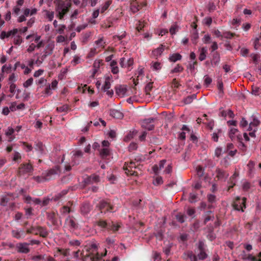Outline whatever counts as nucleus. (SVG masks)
I'll list each match as a JSON object with an SVG mask.
<instances>
[{
    "label": "nucleus",
    "instance_id": "nucleus-1",
    "mask_svg": "<svg viewBox=\"0 0 261 261\" xmlns=\"http://www.w3.org/2000/svg\"><path fill=\"white\" fill-rule=\"evenodd\" d=\"M34 167L32 164L23 163L20 165L17 170V175L19 176H30L33 174Z\"/></svg>",
    "mask_w": 261,
    "mask_h": 261
},
{
    "label": "nucleus",
    "instance_id": "nucleus-2",
    "mask_svg": "<svg viewBox=\"0 0 261 261\" xmlns=\"http://www.w3.org/2000/svg\"><path fill=\"white\" fill-rule=\"evenodd\" d=\"M138 166V163L130 161L129 163H125L123 169L127 175L138 176V171L140 170Z\"/></svg>",
    "mask_w": 261,
    "mask_h": 261
},
{
    "label": "nucleus",
    "instance_id": "nucleus-3",
    "mask_svg": "<svg viewBox=\"0 0 261 261\" xmlns=\"http://www.w3.org/2000/svg\"><path fill=\"white\" fill-rule=\"evenodd\" d=\"M71 6V3H66L65 4L63 2H59L56 7V11L57 13V17L60 19H62L64 15L69 11Z\"/></svg>",
    "mask_w": 261,
    "mask_h": 261
},
{
    "label": "nucleus",
    "instance_id": "nucleus-4",
    "mask_svg": "<svg viewBox=\"0 0 261 261\" xmlns=\"http://www.w3.org/2000/svg\"><path fill=\"white\" fill-rule=\"evenodd\" d=\"M97 206L101 213L112 212L114 208L113 206L110 203V201L107 200H101Z\"/></svg>",
    "mask_w": 261,
    "mask_h": 261
},
{
    "label": "nucleus",
    "instance_id": "nucleus-5",
    "mask_svg": "<svg viewBox=\"0 0 261 261\" xmlns=\"http://www.w3.org/2000/svg\"><path fill=\"white\" fill-rule=\"evenodd\" d=\"M54 48L55 43L53 41L48 42L45 45L42 54H39V56L44 61L48 56L53 54Z\"/></svg>",
    "mask_w": 261,
    "mask_h": 261
},
{
    "label": "nucleus",
    "instance_id": "nucleus-6",
    "mask_svg": "<svg viewBox=\"0 0 261 261\" xmlns=\"http://www.w3.org/2000/svg\"><path fill=\"white\" fill-rule=\"evenodd\" d=\"M246 198L245 197L240 198V197H237L234 201L232 206L236 210L244 212V209L246 208Z\"/></svg>",
    "mask_w": 261,
    "mask_h": 261
},
{
    "label": "nucleus",
    "instance_id": "nucleus-7",
    "mask_svg": "<svg viewBox=\"0 0 261 261\" xmlns=\"http://www.w3.org/2000/svg\"><path fill=\"white\" fill-rule=\"evenodd\" d=\"M81 255L83 261H98L101 258V256L95 255L90 251H87L85 254L81 253Z\"/></svg>",
    "mask_w": 261,
    "mask_h": 261
},
{
    "label": "nucleus",
    "instance_id": "nucleus-8",
    "mask_svg": "<svg viewBox=\"0 0 261 261\" xmlns=\"http://www.w3.org/2000/svg\"><path fill=\"white\" fill-rule=\"evenodd\" d=\"M60 172V167L56 166L53 168L47 170L44 172V176L47 181L50 180L52 177L55 175L58 174Z\"/></svg>",
    "mask_w": 261,
    "mask_h": 261
},
{
    "label": "nucleus",
    "instance_id": "nucleus-9",
    "mask_svg": "<svg viewBox=\"0 0 261 261\" xmlns=\"http://www.w3.org/2000/svg\"><path fill=\"white\" fill-rule=\"evenodd\" d=\"M216 178L218 180L225 181L229 176V173L226 171L219 168H217L216 170Z\"/></svg>",
    "mask_w": 261,
    "mask_h": 261
},
{
    "label": "nucleus",
    "instance_id": "nucleus-10",
    "mask_svg": "<svg viewBox=\"0 0 261 261\" xmlns=\"http://www.w3.org/2000/svg\"><path fill=\"white\" fill-rule=\"evenodd\" d=\"M111 88V79L110 77H107L105 79V82L103 86H102V88L103 90L104 91L106 92L107 94L109 96H112V95L114 94L113 90L111 89L110 90Z\"/></svg>",
    "mask_w": 261,
    "mask_h": 261
},
{
    "label": "nucleus",
    "instance_id": "nucleus-11",
    "mask_svg": "<svg viewBox=\"0 0 261 261\" xmlns=\"http://www.w3.org/2000/svg\"><path fill=\"white\" fill-rule=\"evenodd\" d=\"M34 56L37 57L36 60H35L33 59H31L28 62V66L31 68V69L34 68V64H36L37 65V66H40L43 62V61L42 60V59L39 56V53H36L34 55Z\"/></svg>",
    "mask_w": 261,
    "mask_h": 261
},
{
    "label": "nucleus",
    "instance_id": "nucleus-12",
    "mask_svg": "<svg viewBox=\"0 0 261 261\" xmlns=\"http://www.w3.org/2000/svg\"><path fill=\"white\" fill-rule=\"evenodd\" d=\"M153 119H147L144 120L141 123L142 127L148 130L153 129L154 125Z\"/></svg>",
    "mask_w": 261,
    "mask_h": 261
},
{
    "label": "nucleus",
    "instance_id": "nucleus-13",
    "mask_svg": "<svg viewBox=\"0 0 261 261\" xmlns=\"http://www.w3.org/2000/svg\"><path fill=\"white\" fill-rule=\"evenodd\" d=\"M165 49V46L161 44L159 47L153 49L151 53V57L157 59L161 56Z\"/></svg>",
    "mask_w": 261,
    "mask_h": 261
},
{
    "label": "nucleus",
    "instance_id": "nucleus-14",
    "mask_svg": "<svg viewBox=\"0 0 261 261\" xmlns=\"http://www.w3.org/2000/svg\"><path fill=\"white\" fill-rule=\"evenodd\" d=\"M239 131L236 128H231L229 132V136L231 140L240 141L241 139V136L238 135Z\"/></svg>",
    "mask_w": 261,
    "mask_h": 261
},
{
    "label": "nucleus",
    "instance_id": "nucleus-15",
    "mask_svg": "<svg viewBox=\"0 0 261 261\" xmlns=\"http://www.w3.org/2000/svg\"><path fill=\"white\" fill-rule=\"evenodd\" d=\"M99 180V176L98 175L93 174L85 179V183L86 185L93 184L98 182Z\"/></svg>",
    "mask_w": 261,
    "mask_h": 261
},
{
    "label": "nucleus",
    "instance_id": "nucleus-16",
    "mask_svg": "<svg viewBox=\"0 0 261 261\" xmlns=\"http://www.w3.org/2000/svg\"><path fill=\"white\" fill-rule=\"evenodd\" d=\"M95 47L100 51L103 49L106 46V42L103 37H99L97 40L94 42Z\"/></svg>",
    "mask_w": 261,
    "mask_h": 261
},
{
    "label": "nucleus",
    "instance_id": "nucleus-17",
    "mask_svg": "<svg viewBox=\"0 0 261 261\" xmlns=\"http://www.w3.org/2000/svg\"><path fill=\"white\" fill-rule=\"evenodd\" d=\"M102 64V60H96L93 65V70L91 75L92 77H94L96 74L98 72L99 68L100 65Z\"/></svg>",
    "mask_w": 261,
    "mask_h": 261
},
{
    "label": "nucleus",
    "instance_id": "nucleus-18",
    "mask_svg": "<svg viewBox=\"0 0 261 261\" xmlns=\"http://www.w3.org/2000/svg\"><path fill=\"white\" fill-rule=\"evenodd\" d=\"M28 246L29 244L27 243L18 244L16 246L18 252L23 253H28L30 251Z\"/></svg>",
    "mask_w": 261,
    "mask_h": 261
},
{
    "label": "nucleus",
    "instance_id": "nucleus-19",
    "mask_svg": "<svg viewBox=\"0 0 261 261\" xmlns=\"http://www.w3.org/2000/svg\"><path fill=\"white\" fill-rule=\"evenodd\" d=\"M142 7L141 5H140L136 1H133L130 3V9L133 13H136L140 10Z\"/></svg>",
    "mask_w": 261,
    "mask_h": 261
},
{
    "label": "nucleus",
    "instance_id": "nucleus-20",
    "mask_svg": "<svg viewBox=\"0 0 261 261\" xmlns=\"http://www.w3.org/2000/svg\"><path fill=\"white\" fill-rule=\"evenodd\" d=\"M91 210V205L89 202H85L81 207V212L83 215L88 214Z\"/></svg>",
    "mask_w": 261,
    "mask_h": 261
},
{
    "label": "nucleus",
    "instance_id": "nucleus-21",
    "mask_svg": "<svg viewBox=\"0 0 261 261\" xmlns=\"http://www.w3.org/2000/svg\"><path fill=\"white\" fill-rule=\"evenodd\" d=\"M126 91V88L123 86H119L116 88V94L120 96H124L125 94Z\"/></svg>",
    "mask_w": 261,
    "mask_h": 261
},
{
    "label": "nucleus",
    "instance_id": "nucleus-22",
    "mask_svg": "<svg viewBox=\"0 0 261 261\" xmlns=\"http://www.w3.org/2000/svg\"><path fill=\"white\" fill-rule=\"evenodd\" d=\"M260 124V121L255 118H253L252 121H251L249 127L248 128V131H251L254 128H257V126H258Z\"/></svg>",
    "mask_w": 261,
    "mask_h": 261
},
{
    "label": "nucleus",
    "instance_id": "nucleus-23",
    "mask_svg": "<svg viewBox=\"0 0 261 261\" xmlns=\"http://www.w3.org/2000/svg\"><path fill=\"white\" fill-rule=\"evenodd\" d=\"M36 232L39 233L40 236L45 238L47 236L48 233L45 228L38 226L36 228Z\"/></svg>",
    "mask_w": 261,
    "mask_h": 261
},
{
    "label": "nucleus",
    "instance_id": "nucleus-24",
    "mask_svg": "<svg viewBox=\"0 0 261 261\" xmlns=\"http://www.w3.org/2000/svg\"><path fill=\"white\" fill-rule=\"evenodd\" d=\"M112 3V1L111 0H108L103 4L99 9L100 13H103L106 11H107Z\"/></svg>",
    "mask_w": 261,
    "mask_h": 261
},
{
    "label": "nucleus",
    "instance_id": "nucleus-25",
    "mask_svg": "<svg viewBox=\"0 0 261 261\" xmlns=\"http://www.w3.org/2000/svg\"><path fill=\"white\" fill-rule=\"evenodd\" d=\"M220 115L223 117H226L228 116L230 118H233L234 116L233 112L230 110H228V111H224L223 110H221L220 112Z\"/></svg>",
    "mask_w": 261,
    "mask_h": 261
},
{
    "label": "nucleus",
    "instance_id": "nucleus-26",
    "mask_svg": "<svg viewBox=\"0 0 261 261\" xmlns=\"http://www.w3.org/2000/svg\"><path fill=\"white\" fill-rule=\"evenodd\" d=\"M43 12L44 13V17L47 19L49 21H51L54 17V12L50 11L47 10H43Z\"/></svg>",
    "mask_w": 261,
    "mask_h": 261
},
{
    "label": "nucleus",
    "instance_id": "nucleus-27",
    "mask_svg": "<svg viewBox=\"0 0 261 261\" xmlns=\"http://www.w3.org/2000/svg\"><path fill=\"white\" fill-rule=\"evenodd\" d=\"M182 58L181 55L178 53H175L171 55L169 57V60L170 62H175L177 61L180 60Z\"/></svg>",
    "mask_w": 261,
    "mask_h": 261
},
{
    "label": "nucleus",
    "instance_id": "nucleus-28",
    "mask_svg": "<svg viewBox=\"0 0 261 261\" xmlns=\"http://www.w3.org/2000/svg\"><path fill=\"white\" fill-rule=\"evenodd\" d=\"M14 133V129L12 127H9L7 131H6L5 135L9 137V142H11L15 138L14 136H12Z\"/></svg>",
    "mask_w": 261,
    "mask_h": 261
},
{
    "label": "nucleus",
    "instance_id": "nucleus-29",
    "mask_svg": "<svg viewBox=\"0 0 261 261\" xmlns=\"http://www.w3.org/2000/svg\"><path fill=\"white\" fill-rule=\"evenodd\" d=\"M150 67L153 70L159 71L161 69L162 65L159 62H152L150 64Z\"/></svg>",
    "mask_w": 261,
    "mask_h": 261
},
{
    "label": "nucleus",
    "instance_id": "nucleus-30",
    "mask_svg": "<svg viewBox=\"0 0 261 261\" xmlns=\"http://www.w3.org/2000/svg\"><path fill=\"white\" fill-rule=\"evenodd\" d=\"M110 115L113 117L117 119H120L123 117L122 113L116 110H111L110 112Z\"/></svg>",
    "mask_w": 261,
    "mask_h": 261
},
{
    "label": "nucleus",
    "instance_id": "nucleus-31",
    "mask_svg": "<svg viewBox=\"0 0 261 261\" xmlns=\"http://www.w3.org/2000/svg\"><path fill=\"white\" fill-rule=\"evenodd\" d=\"M47 218L50 220L53 225L57 223L56 214L54 212L47 213Z\"/></svg>",
    "mask_w": 261,
    "mask_h": 261
},
{
    "label": "nucleus",
    "instance_id": "nucleus-32",
    "mask_svg": "<svg viewBox=\"0 0 261 261\" xmlns=\"http://www.w3.org/2000/svg\"><path fill=\"white\" fill-rule=\"evenodd\" d=\"M200 54L199 56V59L201 61H203L205 59L206 57L207 49L205 47H202L199 49Z\"/></svg>",
    "mask_w": 261,
    "mask_h": 261
},
{
    "label": "nucleus",
    "instance_id": "nucleus-33",
    "mask_svg": "<svg viewBox=\"0 0 261 261\" xmlns=\"http://www.w3.org/2000/svg\"><path fill=\"white\" fill-rule=\"evenodd\" d=\"M97 247L98 246L96 244L93 243L91 245L90 248L88 251H90V252L94 253L95 255L96 254L102 257L103 255L102 254H99L97 252ZM87 251H88V250Z\"/></svg>",
    "mask_w": 261,
    "mask_h": 261
},
{
    "label": "nucleus",
    "instance_id": "nucleus-34",
    "mask_svg": "<svg viewBox=\"0 0 261 261\" xmlns=\"http://www.w3.org/2000/svg\"><path fill=\"white\" fill-rule=\"evenodd\" d=\"M12 196V194H8L7 195L3 196L0 199V204L2 205H6L10 200V197Z\"/></svg>",
    "mask_w": 261,
    "mask_h": 261
},
{
    "label": "nucleus",
    "instance_id": "nucleus-35",
    "mask_svg": "<svg viewBox=\"0 0 261 261\" xmlns=\"http://www.w3.org/2000/svg\"><path fill=\"white\" fill-rule=\"evenodd\" d=\"M99 154L102 159H106L110 155V150L108 148H103L100 150Z\"/></svg>",
    "mask_w": 261,
    "mask_h": 261
},
{
    "label": "nucleus",
    "instance_id": "nucleus-36",
    "mask_svg": "<svg viewBox=\"0 0 261 261\" xmlns=\"http://www.w3.org/2000/svg\"><path fill=\"white\" fill-rule=\"evenodd\" d=\"M100 51L97 49L96 47H94L93 48H91L90 50V51L89 52L87 57L88 58H91L95 56L96 54H97L98 53H99Z\"/></svg>",
    "mask_w": 261,
    "mask_h": 261
},
{
    "label": "nucleus",
    "instance_id": "nucleus-37",
    "mask_svg": "<svg viewBox=\"0 0 261 261\" xmlns=\"http://www.w3.org/2000/svg\"><path fill=\"white\" fill-rule=\"evenodd\" d=\"M120 227V225L119 223H114L112 222L111 223H109V227H108V230H111L113 231H116L118 230L119 227Z\"/></svg>",
    "mask_w": 261,
    "mask_h": 261
},
{
    "label": "nucleus",
    "instance_id": "nucleus-38",
    "mask_svg": "<svg viewBox=\"0 0 261 261\" xmlns=\"http://www.w3.org/2000/svg\"><path fill=\"white\" fill-rule=\"evenodd\" d=\"M117 64V62L115 61H112L110 63L111 71L113 74H117L119 72V69Z\"/></svg>",
    "mask_w": 261,
    "mask_h": 261
},
{
    "label": "nucleus",
    "instance_id": "nucleus-39",
    "mask_svg": "<svg viewBox=\"0 0 261 261\" xmlns=\"http://www.w3.org/2000/svg\"><path fill=\"white\" fill-rule=\"evenodd\" d=\"M247 259L250 261H261V252H260L256 256L250 254L248 255Z\"/></svg>",
    "mask_w": 261,
    "mask_h": 261
},
{
    "label": "nucleus",
    "instance_id": "nucleus-40",
    "mask_svg": "<svg viewBox=\"0 0 261 261\" xmlns=\"http://www.w3.org/2000/svg\"><path fill=\"white\" fill-rule=\"evenodd\" d=\"M33 179L38 183L47 181L43 173L41 176H34Z\"/></svg>",
    "mask_w": 261,
    "mask_h": 261
},
{
    "label": "nucleus",
    "instance_id": "nucleus-41",
    "mask_svg": "<svg viewBox=\"0 0 261 261\" xmlns=\"http://www.w3.org/2000/svg\"><path fill=\"white\" fill-rule=\"evenodd\" d=\"M36 149L39 150L41 153H45V146L42 142H38L36 143Z\"/></svg>",
    "mask_w": 261,
    "mask_h": 261
},
{
    "label": "nucleus",
    "instance_id": "nucleus-42",
    "mask_svg": "<svg viewBox=\"0 0 261 261\" xmlns=\"http://www.w3.org/2000/svg\"><path fill=\"white\" fill-rule=\"evenodd\" d=\"M153 87V82H149L145 86V92L146 95L150 96V92L151 91Z\"/></svg>",
    "mask_w": 261,
    "mask_h": 261
},
{
    "label": "nucleus",
    "instance_id": "nucleus-43",
    "mask_svg": "<svg viewBox=\"0 0 261 261\" xmlns=\"http://www.w3.org/2000/svg\"><path fill=\"white\" fill-rule=\"evenodd\" d=\"M185 254L191 261H197V257L192 251H187Z\"/></svg>",
    "mask_w": 261,
    "mask_h": 261
},
{
    "label": "nucleus",
    "instance_id": "nucleus-44",
    "mask_svg": "<svg viewBox=\"0 0 261 261\" xmlns=\"http://www.w3.org/2000/svg\"><path fill=\"white\" fill-rule=\"evenodd\" d=\"M69 109V106L67 105H64L57 107L56 110L60 113L67 112Z\"/></svg>",
    "mask_w": 261,
    "mask_h": 261
},
{
    "label": "nucleus",
    "instance_id": "nucleus-45",
    "mask_svg": "<svg viewBox=\"0 0 261 261\" xmlns=\"http://www.w3.org/2000/svg\"><path fill=\"white\" fill-rule=\"evenodd\" d=\"M22 42V38L19 35L16 36L13 39V43L15 45H20Z\"/></svg>",
    "mask_w": 261,
    "mask_h": 261
},
{
    "label": "nucleus",
    "instance_id": "nucleus-46",
    "mask_svg": "<svg viewBox=\"0 0 261 261\" xmlns=\"http://www.w3.org/2000/svg\"><path fill=\"white\" fill-rule=\"evenodd\" d=\"M196 96L195 94H193L192 95L188 96L184 99V102L185 103V104H189L191 103L193 100L196 98Z\"/></svg>",
    "mask_w": 261,
    "mask_h": 261
},
{
    "label": "nucleus",
    "instance_id": "nucleus-47",
    "mask_svg": "<svg viewBox=\"0 0 261 261\" xmlns=\"http://www.w3.org/2000/svg\"><path fill=\"white\" fill-rule=\"evenodd\" d=\"M137 134L136 132H129L127 135L124 137V140L126 142L130 141L133 138L134 136Z\"/></svg>",
    "mask_w": 261,
    "mask_h": 261
},
{
    "label": "nucleus",
    "instance_id": "nucleus-48",
    "mask_svg": "<svg viewBox=\"0 0 261 261\" xmlns=\"http://www.w3.org/2000/svg\"><path fill=\"white\" fill-rule=\"evenodd\" d=\"M83 152L80 150H76L73 152V160H74L77 158H81L83 156Z\"/></svg>",
    "mask_w": 261,
    "mask_h": 261
},
{
    "label": "nucleus",
    "instance_id": "nucleus-49",
    "mask_svg": "<svg viewBox=\"0 0 261 261\" xmlns=\"http://www.w3.org/2000/svg\"><path fill=\"white\" fill-rule=\"evenodd\" d=\"M184 70V68L179 64L176 65V66L171 71V73H180L182 72Z\"/></svg>",
    "mask_w": 261,
    "mask_h": 261
},
{
    "label": "nucleus",
    "instance_id": "nucleus-50",
    "mask_svg": "<svg viewBox=\"0 0 261 261\" xmlns=\"http://www.w3.org/2000/svg\"><path fill=\"white\" fill-rule=\"evenodd\" d=\"M21 143L23 145V149H24L27 152H29L32 150L33 147L32 145L28 144L25 142H22Z\"/></svg>",
    "mask_w": 261,
    "mask_h": 261
},
{
    "label": "nucleus",
    "instance_id": "nucleus-51",
    "mask_svg": "<svg viewBox=\"0 0 261 261\" xmlns=\"http://www.w3.org/2000/svg\"><path fill=\"white\" fill-rule=\"evenodd\" d=\"M163 183V180L161 176H156L153 181V185L155 186L160 185Z\"/></svg>",
    "mask_w": 261,
    "mask_h": 261
},
{
    "label": "nucleus",
    "instance_id": "nucleus-52",
    "mask_svg": "<svg viewBox=\"0 0 261 261\" xmlns=\"http://www.w3.org/2000/svg\"><path fill=\"white\" fill-rule=\"evenodd\" d=\"M51 89H52L50 87V85L48 84L46 86V87L45 88V89L43 92V94L47 96L50 95L52 93L51 92Z\"/></svg>",
    "mask_w": 261,
    "mask_h": 261
},
{
    "label": "nucleus",
    "instance_id": "nucleus-53",
    "mask_svg": "<svg viewBox=\"0 0 261 261\" xmlns=\"http://www.w3.org/2000/svg\"><path fill=\"white\" fill-rule=\"evenodd\" d=\"M97 223L99 227L101 228H106L108 229V227H109V223H107L106 221L99 220L97 222Z\"/></svg>",
    "mask_w": 261,
    "mask_h": 261
},
{
    "label": "nucleus",
    "instance_id": "nucleus-54",
    "mask_svg": "<svg viewBox=\"0 0 261 261\" xmlns=\"http://www.w3.org/2000/svg\"><path fill=\"white\" fill-rule=\"evenodd\" d=\"M207 256V254L205 252L204 250H200V253L198 254L197 257L199 259L203 260Z\"/></svg>",
    "mask_w": 261,
    "mask_h": 261
},
{
    "label": "nucleus",
    "instance_id": "nucleus-55",
    "mask_svg": "<svg viewBox=\"0 0 261 261\" xmlns=\"http://www.w3.org/2000/svg\"><path fill=\"white\" fill-rule=\"evenodd\" d=\"M33 79L32 77H30L23 84V86L27 88L31 86L33 83Z\"/></svg>",
    "mask_w": 261,
    "mask_h": 261
},
{
    "label": "nucleus",
    "instance_id": "nucleus-56",
    "mask_svg": "<svg viewBox=\"0 0 261 261\" xmlns=\"http://www.w3.org/2000/svg\"><path fill=\"white\" fill-rule=\"evenodd\" d=\"M260 40H261V38L258 37V38H256L254 41V48L255 49H261V44L259 42Z\"/></svg>",
    "mask_w": 261,
    "mask_h": 261
},
{
    "label": "nucleus",
    "instance_id": "nucleus-57",
    "mask_svg": "<svg viewBox=\"0 0 261 261\" xmlns=\"http://www.w3.org/2000/svg\"><path fill=\"white\" fill-rule=\"evenodd\" d=\"M21 159V156L20 154L17 151H15L14 152V155H13V161H15V162H17L19 160H20Z\"/></svg>",
    "mask_w": 261,
    "mask_h": 261
},
{
    "label": "nucleus",
    "instance_id": "nucleus-58",
    "mask_svg": "<svg viewBox=\"0 0 261 261\" xmlns=\"http://www.w3.org/2000/svg\"><path fill=\"white\" fill-rule=\"evenodd\" d=\"M57 252L63 254L64 256L68 255L69 250L57 248Z\"/></svg>",
    "mask_w": 261,
    "mask_h": 261
},
{
    "label": "nucleus",
    "instance_id": "nucleus-59",
    "mask_svg": "<svg viewBox=\"0 0 261 261\" xmlns=\"http://www.w3.org/2000/svg\"><path fill=\"white\" fill-rule=\"evenodd\" d=\"M36 49L35 44L34 43H31L27 49V52L29 53H33Z\"/></svg>",
    "mask_w": 261,
    "mask_h": 261
},
{
    "label": "nucleus",
    "instance_id": "nucleus-60",
    "mask_svg": "<svg viewBox=\"0 0 261 261\" xmlns=\"http://www.w3.org/2000/svg\"><path fill=\"white\" fill-rule=\"evenodd\" d=\"M234 36V34L230 32H225L223 33V36L226 39H231Z\"/></svg>",
    "mask_w": 261,
    "mask_h": 261
},
{
    "label": "nucleus",
    "instance_id": "nucleus-61",
    "mask_svg": "<svg viewBox=\"0 0 261 261\" xmlns=\"http://www.w3.org/2000/svg\"><path fill=\"white\" fill-rule=\"evenodd\" d=\"M220 62V57L218 54L215 55L212 61V64L217 65Z\"/></svg>",
    "mask_w": 261,
    "mask_h": 261
},
{
    "label": "nucleus",
    "instance_id": "nucleus-62",
    "mask_svg": "<svg viewBox=\"0 0 261 261\" xmlns=\"http://www.w3.org/2000/svg\"><path fill=\"white\" fill-rule=\"evenodd\" d=\"M67 39L66 37L62 35H59L56 38V41L57 43H62L65 42Z\"/></svg>",
    "mask_w": 261,
    "mask_h": 261
},
{
    "label": "nucleus",
    "instance_id": "nucleus-63",
    "mask_svg": "<svg viewBox=\"0 0 261 261\" xmlns=\"http://www.w3.org/2000/svg\"><path fill=\"white\" fill-rule=\"evenodd\" d=\"M8 81L9 83H15L16 81V77L15 73H13L9 75Z\"/></svg>",
    "mask_w": 261,
    "mask_h": 261
},
{
    "label": "nucleus",
    "instance_id": "nucleus-64",
    "mask_svg": "<svg viewBox=\"0 0 261 261\" xmlns=\"http://www.w3.org/2000/svg\"><path fill=\"white\" fill-rule=\"evenodd\" d=\"M251 93L255 95H258L260 93V89L257 87H253Z\"/></svg>",
    "mask_w": 261,
    "mask_h": 261
}]
</instances>
